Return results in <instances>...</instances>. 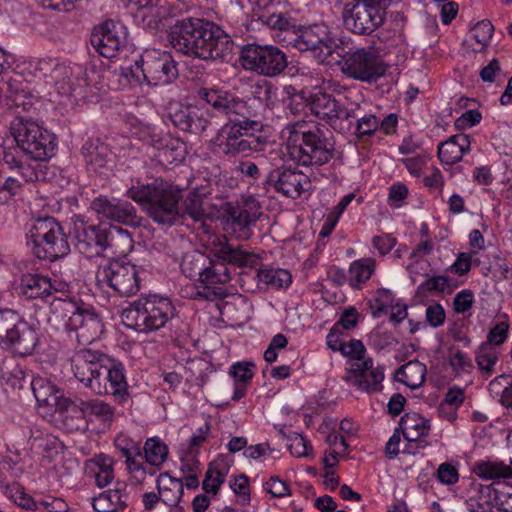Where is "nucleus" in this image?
Wrapping results in <instances>:
<instances>
[{
    "label": "nucleus",
    "mask_w": 512,
    "mask_h": 512,
    "mask_svg": "<svg viewBox=\"0 0 512 512\" xmlns=\"http://www.w3.org/2000/svg\"><path fill=\"white\" fill-rule=\"evenodd\" d=\"M37 166H23L16 170L18 176H14L12 172L7 169H0V175L6 185V190L10 193L11 197L16 195L21 189L23 183L34 182L39 180Z\"/></svg>",
    "instance_id": "4c0bfd02"
},
{
    "label": "nucleus",
    "mask_w": 512,
    "mask_h": 512,
    "mask_svg": "<svg viewBox=\"0 0 512 512\" xmlns=\"http://www.w3.org/2000/svg\"><path fill=\"white\" fill-rule=\"evenodd\" d=\"M126 36L124 25L114 20H108L94 27L90 43L99 55L113 58L118 55L120 49L126 46Z\"/></svg>",
    "instance_id": "412c9836"
},
{
    "label": "nucleus",
    "mask_w": 512,
    "mask_h": 512,
    "mask_svg": "<svg viewBox=\"0 0 512 512\" xmlns=\"http://www.w3.org/2000/svg\"><path fill=\"white\" fill-rule=\"evenodd\" d=\"M261 205L253 195H242L225 208V224L227 228L241 240L249 239L252 227L261 216Z\"/></svg>",
    "instance_id": "dca6fc26"
},
{
    "label": "nucleus",
    "mask_w": 512,
    "mask_h": 512,
    "mask_svg": "<svg viewBox=\"0 0 512 512\" xmlns=\"http://www.w3.org/2000/svg\"><path fill=\"white\" fill-rule=\"evenodd\" d=\"M127 274L128 269L121 260L112 261L106 272L109 286L120 295H126L128 293Z\"/></svg>",
    "instance_id": "a18cd8bd"
},
{
    "label": "nucleus",
    "mask_w": 512,
    "mask_h": 512,
    "mask_svg": "<svg viewBox=\"0 0 512 512\" xmlns=\"http://www.w3.org/2000/svg\"><path fill=\"white\" fill-rule=\"evenodd\" d=\"M310 111L316 117L324 120L333 129L344 130L341 126L343 121L350 120L355 117V109L353 107H343L336 99L329 94L316 92L309 97Z\"/></svg>",
    "instance_id": "5701e85b"
},
{
    "label": "nucleus",
    "mask_w": 512,
    "mask_h": 512,
    "mask_svg": "<svg viewBox=\"0 0 512 512\" xmlns=\"http://www.w3.org/2000/svg\"><path fill=\"white\" fill-rule=\"evenodd\" d=\"M376 260L371 257L354 260L348 269V281L352 288L361 289L376 270Z\"/></svg>",
    "instance_id": "e433bc0d"
},
{
    "label": "nucleus",
    "mask_w": 512,
    "mask_h": 512,
    "mask_svg": "<svg viewBox=\"0 0 512 512\" xmlns=\"http://www.w3.org/2000/svg\"><path fill=\"white\" fill-rule=\"evenodd\" d=\"M130 198L140 203L159 224L173 225L181 217L178 206L181 190L167 182L156 181L137 190L131 188Z\"/></svg>",
    "instance_id": "423d86ee"
},
{
    "label": "nucleus",
    "mask_w": 512,
    "mask_h": 512,
    "mask_svg": "<svg viewBox=\"0 0 512 512\" xmlns=\"http://www.w3.org/2000/svg\"><path fill=\"white\" fill-rule=\"evenodd\" d=\"M240 60L246 70L268 77L281 74L288 64L285 53L273 45L248 44L242 49Z\"/></svg>",
    "instance_id": "2eb2a0df"
},
{
    "label": "nucleus",
    "mask_w": 512,
    "mask_h": 512,
    "mask_svg": "<svg viewBox=\"0 0 512 512\" xmlns=\"http://www.w3.org/2000/svg\"><path fill=\"white\" fill-rule=\"evenodd\" d=\"M498 512H512V485L494 484Z\"/></svg>",
    "instance_id": "338daca9"
},
{
    "label": "nucleus",
    "mask_w": 512,
    "mask_h": 512,
    "mask_svg": "<svg viewBox=\"0 0 512 512\" xmlns=\"http://www.w3.org/2000/svg\"><path fill=\"white\" fill-rule=\"evenodd\" d=\"M269 179L277 192L292 199L298 198L310 184L307 175L288 168L275 169L270 173Z\"/></svg>",
    "instance_id": "a878e982"
},
{
    "label": "nucleus",
    "mask_w": 512,
    "mask_h": 512,
    "mask_svg": "<svg viewBox=\"0 0 512 512\" xmlns=\"http://www.w3.org/2000/svg\"><path fill=\"white\" fill-rule=\"evenodd\" d=\"M157 488L160 499L169 506L178 504L184 492L182 480L174 478L168 473L158 476Z\"/></svg>",
    "instance_id": "58836bf2"
},
{
    "label": "nucleus",
    "mask_w": 512,
    "mask_h": 512,
    "mask_svg": "<svg viewBox=\"0 0 512 512\" xmlns=\"http://www.w3.org/2000/svg\"><path fill=\"white\" fill-rule=\"evenodd\" d=\"M0 491L15 505L27 512H66L68 510V505L63 499L51 495L34 499L18 482L1 481Z\"/></svg>",
    "instance_id": "a211bd4d"
},
{
    "label": "nucleus",
    "mask_w": 512,
    "mask_h": 512,
    "mask_svg": "<svg viewBox=\"0 0 512 512\" xmlns=\"http://www.w3.org/2000/svg\"><path fill=\"white\" fill-rule=\"evenodd\" d=\"M31 388L37 403L51 410L61 409L65 406L66 399L63 398V391L51 381L35 377L31 382Z\"/></svg>",
    "instance_id": "c85d7f7f"
},
{
    "label": "nucleus",
    "mask_w": 512,
    "mask_h": 512,
    "mask_svg": "<svg viewBox=\"0 0 512 512\" xmlns=\"http://www.w3.org/2000/svg\"><path fill=\"white\" fill-rule=\"evenodd\" d=\"M456 286L448 276H430L418 286L417 295L425 297L428 293H443L455 289Z\"/></svg>",
    "instance_id": "603ef678"
},
{
    "label": "nucleus",
    "mask_w": 512,
    "mask_h": 512,
    "mask_svg": "<svg viewBox=\"0 0 512 512\" xmlns=\"http://www.w3.org/2000/svg\"><path fill=\"white\" fill-rule=\"evenodd\" d=\"M209 257L199 251L187 253L182 261L181 269L184 275L190 279L201 280L205 267L209 263Z\"/></svg>",
    "instance_id": "c03bdc74"
},
{
    "label": "nucleus",
    "mask_w": 512,
    "mask_h": 512,
    "mask_svg": "<svg viewBox=\"0 0 512 512\" xmlns=\"http://www.w3.org/2000/svg\"><path fill=\"white\" fill-rule=\"evenodd\" d=\"M341 71L351 79L372 83L386 73V65L374 47H361L346 52Z\"/></svg>",
    "instance_id": "4468645a"
},
{
    "label": "nucleus",
    "mask_w": 512,
    "mask_h": 512,
    "mask_svg": "<svg viewBox=\"0 0 512 512\" xmlns=\"http://www.w3.org/2000/svg\"><path fill=\"white\" fill-rule=\"evenodd\" d=\"M175 307L166 297L156 294L140 297L130 303V328L138 332H151L161 329L174 317Z\"/></svg>",
    "instance_id": "1a4fd4ad"
},
{
    "label": "nucleus",
    "mask_w": 512,
    "mask_h": 512,
    "mask_svg": "<svg viewBox=\"0 0 512 512\" xmlns=\"http://www.w3.org/2000/svg\"><path fill=\"white\" fill-rule=\"evenodd\" d=\"M257 111L246 112L245 115H239L228 119L216 136L212 139V150L224 156H235L244 153L245 131H258L262 127L259 121L251 120V116H256Z\"/></svg>",
    "instance_id": "ddd939ff"
},
{
    "label": "nucleus",
    "mask_w": 512,
    "mask_h": 512,
    "mask_svg": "<svg viewBox=\"0 0 512 512\" xmlns=\"http://www.w3.org/2000/svg\"><path fill=\"white\" fill-rule=\"evenodd\" d=\"M473 472L485 480L512 478L511 465L499 460H480L474 464Z\"/></svg>",
    "instance_id": "ea45409f"
},
{
    "label": "nucleus",
    "mask_w": 512,
    "mask_h": 512,
    "mask_svg": "<svg viewBox=\"0 0 512 512\" xmlns=\"http://www.w3.org/2000/svg\"><path fill=\"white\" fill-rule=\"evenodd\" d=\"M355 110L359 108L358 104H354L353 107ZM355 117L357 118L355 125V133L358 138H362L364 136H371L374 134L379 128L380 120L373 114H365L361 117H358L355 112Z\"/></svg>",
    "instance_id": "680f3d73"
},
{
    "label": "nucleus",
    "mask_w": 512,
    "mask_h": 512,
    "mask_svg": "<svg viewBox=\"0 0 512 512\" xmlns=\"http://www.w3.org/2000/svg\"><path fill=\"white\" fill-rule=\"evenodd\" d=\"M169 40L177 51L203 60L224 59L232 52V40L214 23L199 18L178 20Z\"/></svg>",
    "instance_id": "f257e3e1"
},
{
    "label": "nucleus",
    "mask_w": 512,
    "mask_h": 512,
    "mask_svg": "<svg viewBox=\"0 0 512 512\" xmlns=\"http://www.w3.org/2000/svg\"><path fill=\"white\" fill-rule=\"evenodd\" d=\"M109 383V388L103 392L111 393L115 400L123 403L128 397V383L126 380V370L122 363H114L111 367L103 366V375Z\"/></svg>",
    "instance_id": "473e14b6"
},
{
    "label": "nucleus",
    "mask_w": 512,
    "mask_h": 512,
    "mask_svg": "<svg viewBox=\"0 0 512 512\" xmlns=\"http://www.w3.org/2000/svg\"><path fill=\"white\" fill-rule=\"evenodd\" d=\"M168 118L175 127L194 134L204 131L208 125V120L200 108L180 102L169 104Z\"/></svg>",
    "instance_id": "b1692460"
},
{
    "label": "nucleus",
    "mask_w": 512,
    "mask_h": 512,
    "mask_svg": "<svg viewBox=\"0 0 512 512\" xmlns=\"http://www.w3.org/2000/svg\"><path fill=\"white\" fill-rule=\"evenodd\" d=\"M473 491V495L466 500L469 512H498L494 484H475Z\"/></svg>",
    "instance_id": "2f4dec72"
},
{
    "label": "nucleus",
    "mask_w": 512,
    "mask_h": 512,
    "mask_svg": "<svg viewBox=\"0 0 512 512\" xmlns=\"http://www.w3.org/2000/svg\"><path fill=\"white\" fill-rule=\"evenodd\" d=\"M448 364L455 375L470 374L474 369L471 357L461 350L450 352Z\"/></svg>",
    "instance_id": "052dcab7"
},
{
    "label": "nucleus",
    "mask_w": 512,
    "mask_h": 512,
    "mask_svg": "<svg viewBox=\"0 0 512 512\" xmlns=\"http://www.w3.org/2000/svg\"><path fill=\"white\" fill-rule=\"evenodd\" d=\"M230 488L237 496V500L241 505L249 504L251 498L249 479L246 475L241 474L239 476H235L233 480L230 481Z\"/></svg>",
    "instance_id": "69168bd1"
},
{
    "label": "nucleus",
    "mask_w": 512,
    "mask_h": 512,
    "mask_svg": "<svg viewBox=\"0 0 512 512\" xmlns=\"http://www.w3.org/2000/svg\"><path fill=\"white\" fill-rule=\"evenodd\" d=\"M66 285L52 283L50 278L40 274H25L21 278L20 293L29 299L51 296L53 291L63 292Z\"/></svg>",
    "instance_id": "cd10ccee"
},
{
    "label": "nucleus",
    "mask_w": 512,
    "mask_h": 512,
    "mask_svg": "<svg viewBox=\"0 0 512 512\" xmlns=\"http://www.w3.org/2000/svg\"><path fill=\"white\" fill-rule=\"evenodd\" d=\"M510 323L506 314L500 316L491 326L487 333L486 341L482 344H489L493 348H499L509 336Z\"/></svg>",
    "instance_id": "864d4df0"
},
{
    "label": "nucleus",
    "mask_w": 512,
    "mask_h": 512,
    "mask_svg": "<svg viewBox=\"0 0 512 512\" xmlns=\"http://www.w3.org/2000/svg\"><path fill=\"white\" fill-rule=\"evenodd\" d=\"M470 136L457 134L438 146L437 155L443 165H453L461 161L463 155L470 150Z\"/></svg>",
    "instance_id": "7c9ffc66"
},
{
    "label": "nucleus",
    "mask_w": 512,
    "mask_h": 512,
    "mask_svg": "<svg viewBox=\"0 0 512 512\" xmlns=\"http://www.w3.org/2000/svg\"><path fill=\"white\" fill-rule=\"evenodd\" d=\"M38 343L37 328L22 319L17 327H14L4 346L10 348L15 354L27 356L34 352Z\"/></svg>",
    "instance_id": "bb28decb"
},
{
    "label": "nucleus",
    "mask_w": 512,
    "mask_h": 512,
    "mask_svg": "<svg viewBox=\"0 0 512 512\" xmlns=\"http://www.w3.org/2000/svg\"><path fill=\"white\" fill-rule=\"evenodd\" d=\"M6 92L4 97L10 99L12 104L16 107H22L24 110L27 109V105L31 104L30 96L23 83L16 78H9L5 82Z\"/></svg>",
    "instance_id": "5fc2aeb1"
},
{
    "label": "nucleus",
    "mask_w": 512,
    "mask_h": 512,
    "mask_svg": "<svg viewBox=\"0 0 512 512\" xmlns=\"http://www.w3.org/2000/svg\"><path fill=\"white\" fill-rule=\"evenodd\" d=\"M226 475L227 470L225 468L220 469L216 465H210L203 480V489L207 493L216 494L224 483Z\"/></svg>",
    "instance_id": "e2e57ef3"
},
{
    "label": "nucleus",
    "mask_w": 512,
    "mask_h": 512,
    "mask_svg": "<svg viewBox=\"0 0 512 512\" xmlns=\"http://www.w3.org/2000/svg\"><path fill=\"white\" fill-rule=\"evenodd\" d=\"M426 373L427 369L423 363L412 360L396 370L395 380L410 389H417L423 385Z\"/></svg>",
    "instance_id": "c9c22d12"
},
{
    "label": "nucleus",
    "mask_w": 512,
    "mask_h": 512,
    "mask_svg": "<svg viewBox=\"0 0 512 512\" xmlns=\"http://www.w3.org/2000/svg\"><path fill=\"white\" fill-rule=\"evenodd\" d=\"M385 11L373 0H352L343 9L345 27L359 35H369L384 21Z\"/></svg>",
    "instance_id": "f3484780"
},
{
    "label": "nucleus",
    "mask_w": 512,
    "mask_h": 512,
    "mask_svg": "<svg viewBox=\"0 0 512 512\" xmlns=\"http://www.w3.org/2000/svg\"><path fill=\"white\" fill-rule=\"evenodd\" d=\"M263 25L277 31L276 37L279 42L284 44V38L291 37L296 31L297 23L292 17L286 16L283 13H275L272 11L266 18Z\"/></svg>",
    "instance_id": "79ce46f5"
},
{
    "label": "nucleus",
    "mask_w": 512,
    "mask_h": 512,
    "mask_svg": "<svg viewBox=\"0 0 512 512\" xmlns=\"http://www.w3.org/2000/svg\"><path fill=\"white\" fill-rule=\"evenodd\" d=\"M404 438L408 442H416L428 435L431 424L430 420L416 412L405 413L399 422Z\"/></svg>",
    "instance_id": "72a5a7b5"
},
{
    "label": "nucleus",
    "mask_w": 512,
    "mask_h": 512,
    "mask_svg": "<svg viewBox=\"0 0 512 512\" xmlns=\"http://www.w3.org/2000/svg\"><path fill=\"white\" fill-rule=\"evenodd\" d=\"M50 324L56 329H66L77 332L80 344H89L101 332V322L92 313L81 309L71 299L55 297L50 303Z\"/></svg>",
    "instance_id": "0eeeda50"
},
{
    "label": "nucleus",
    "mask_w": 512,
    "mask_h": 512,
    "mask_svg": "<svg viewBox=\"0 0 512 512\" xmlns=\"http://www.w3.org/2000/svg\"><path fill=\"white\" fill-rule=\"evenodd\" d=\"M500 355L499 348H493L489 344H482L478 347L475 360L479 370L485 376H491L495 372Z\"/></svg>",
    "instance_id": "49530a36"
},
{
    "label": "nucleus",
    "mask_w": 512,
    "mask_h": 512,
    "mask_svg": "<svg viewBox=\"0 0 512 512\" xmlns=\"http://www.w3.org/2000/svg\"><path fill=\"white\" fill-rule=\"evenodd\" d=\"M91 208L97 215L115 223L107 229L100 225L89 224L79 216L75 218L73 235L76 240V247L80 253L87 257L101 255L115 235L122 236L126 234V230L120 224L126 225L128 220V212L124 207L103 197L96 198L92 202Z\"/></svg>",
    "instance_id": "7ed1b4c3"
},
{
    "label": "nucleus",
    "mask_w": 512,
    "mask_h": 512,
    "mask_svg": "<svg viewBox=\"0 0 512 512\" xmlns=\"http://www.w3.org/2000/svg\"><path fill=\"white\" fill-rule=\"evenodd\" d=\"M143 449L146 461L152 466H160L167 459V445L159 437L148 438Z\"/></svg>",
    "instance_id": "3c124183"
},
{
    "label": "nucleus",
    "mask_w": 512,
    "mask_h": 512,
    "mask_svg": "<svg viewBox=\"0 0 512 512\" xmlns=\"http://www.w3.org/2000/svg\"><path fill=\"white\" fill-rule=\"evenodd\" d=\"M22 319L20 314L12 309H0V345L7 342L14 327H17Z\"/></svg>",
    "instance_id": "bf43d9fd"
},
{
    "label": "nucleus",
    "mask_w": 512,
    "mask_h": 512,
    "mask_svg": "<svg viewBox=\"0 0 512 512\" xmlns=\"http://www.w3.org/2000/svg\"><path fill=\"white\" fill-rule=\"evenodd\" d=\"M195 95L213 110L227 119H233L239 115H245L248 112L247 102L238 98L230 91L214 87H199Z\"/></svg>",
    "instance_id": "4be33fe9"
},
{
    "label": "nucleus",
    "mask_w": 512,
    "mask_h": 512,
    "mask_svg": "<svg viewBox=\"0 0 512 512\" xmlns=\"http://www.w3.org/2000/svg\"><path fill=\"white\" fill-rule=\"evenodd\" d=\"M166 13L161 0H130V15L143 29L157 30Z\"/></svg>",
    "instance_id": "393cba45"
},
{
    "label": "nucleus",
    "mask_w": 512,
    "mask_h": 512,
    "mask_svg": "<svg viewBox=\"0 0 512 512\" xmlns=\"http://www.w3.org/2000/svg\"><path fill=\"white\" fill-rule=\"evenodd\" d=\"M11 134L17 145L34 160L43 161L54 155L55 136L31 120L14 119Z\"/></svg>",
    "instance_id": "9b49d317"
},
{
    "label": "nucleus",
    "mask_w": 512,
    "mask_h": 512,
    "mask_svg": "<svg viewBox=\"0 0 512 512\" xmlns=\"http://www.w3.org/2000/svg\"><path fill=\"white\" fill-rule=\"evenodd\" d=\"M395 302L394 294L391 290L380 288L376 290L368 301L369 309L373 317H380L386 314Z\"/></svg>",
    "instance_id": "8fccbe9b"
},
{
    "label": "nucleus",
    "mask_w": 512,
    "mask_h": 512,
    "mask_svg": "<svg viewBox=\"0 0 512 512\" xmlns=\"http://www.w3.org/2000/svg\"><path fill=\"white\" fill-rule=\"evenodd\" d=\"M135 53L134 64L130 66V89L133 82L158 86L170 84L177 78V65L170 53L157 49H147L141 53L136 49L130 51V54Z\"/></svg>",
    "instance_id": "6e6552de"
},
{
    "label": "nucleus",
    "mask_w": 512,
    "mask_h": 512,
    "mask_svg": "<svg viewBox=\"0 0 512 512\" xmlns=\"http://www.w3.org/2000/svg\"><path fill=\"white\" fill-rule=\"evenodd\" d=\"M102 357L103 355L97 351L81 349L76 352L71 361L75 378L96 394L106 390V385L102 383Z\"/></svg>",
    "instance_id": "6ab92c4d"
},
{
    "label": "nucleus",
    "mask_w": 512,
    "mask_h": 512,
    "mask_svg": "<svg viewBox=\"0 0 512 512\" xmlns=\"http://www.w3.org/2000/svg\"><path fill=\"white\" fill-rule=\"evenodd\" d=\"M184 213L194 221H201L207 215L204 199L197 191L188 193L184 200Z\"/></svg>",
    "instance_id": "13d9d810"
},
{
    "label": "nucleus",
    "mask_w": 512,
    "mask_h": 512,
    "mask_svg": "<svg viewBox=\"0 0 512 512\" xmlns=\"http://www.w3.org/2000/svg\"><path fill=\"white\" fill-rule=\"evenodd\" d=\"M304 121L291 122L281 131L286 140L287 153L292 161L302 166H322L335 153V142L319 127L306 130Z\"/></svg>",
    "instance_id": "20e7f679"
},
{
    "label": "nucleus",
    "mask_w": 512,
    "mask_h": 512,
    "mask_svg": "<svg viewBox=\"0 0 512 512\" xmlns=\"http://www.w3.org/2000/svg\"><path fill=\"white\" fill-rule=\"evenodd\" d=\"M111 465V459L104 455H99L91 461L89 469L93 473L98 487H105L112 481L113 471Z\"/></svg>",
    "instance_id": "09e8293b"
},
{
    "label": "nucleus",
    "mask_w": 512,
    "mask_h": 512,
    "mask_svg": "<svg viewBox=\"0 0 512 512\" xmlns=\"http://www.w3.org/2000/svg\"><path fill=\"white\" fill-rule=\"evenodd\" d=\"M252 97L248 99L247 107L255 106L258 103L259 108L272 109L278 102L277 88L268 81H261L251 86Z\"/></svg>",
    "instance_id": "a19ab883"
},
{
    "label": "nucleus",
    "mask_w": 512,
    "mask_h": 512,
    "mask_svg": "<svg viewBox=\"0 0 512 512\" xmlns=\"http://www.w3.org/2000/svg\"><path fill=\"white\" fill-rule=\"evenodd\" d=\"M29 238L34 244L35 255L41 259L53 261L70 251L67 236L53 217L36 219L29 231Z\"/></svg>",
    "instance_id": "9d476101"
},
{
    "label": "nucleus",
    "mask_w": 512,
    "mask_h": 512,
    "mask_svg": "<svg viewBox=\"0 0 512 512\" xmlns=\"http://www.w3.org/2000/svg\"><path fill=\"white\" fill-rule=\"evenodd\" d=\"M79 408L84 417H96L102 421H109L113 417L110 405L100 399L82 401Z\"/></svg>",
    "instance_id": "6e6d98bb"
},
{
    "label": "nucleus",
    "mask_w": 512,
    "mask_h": 512,
    "mask_svg": "<svg viewBox=\"0 0 512 512\" xmlns=\"http://www.w3.org/2000/svg\"><path fill=\"white\" fill-rule=\"evenodd\" d=\"M12 66L15 73L23 76L27 81L34 78L44 79L63 98L74 101L85 98L84 88L87 86V80L81 65L51 57L41 59L14 57Z\"/></svg>",
    "instance_id": "f03ea898"
},
{
    "label": "nucleus",
    "mask_w": 512,
    "mask_h": 512,
    "mask_svg": "<svg viewBox=\"0 0 512 512\" xmlns=\"http://www.w3.org/2000/svg\"><path fill=\"white\" fill-rule=\"evenodd\" d=\"M259 283L265 284L270 289H287L292 283V276L286 269L264 268L257 274Z\"/></svg>",
    "instance_id": "37998d69"
},
{
    "label": "nucleus",
    "mask_w": 512,
    "mask_h": 512,
    "mask_svg": "<svg viewBox=\"0 0 512 512\" xmlns=\"http://www.w3.org/2000/svg\"><path fill=\"white\" fill-rule=\"evenodd\" d=\"M210 250L218 260L209 259L200 280L204 284L203 291L197 292L206 299L222 298L226 295L223 288L215 285L227 283L231 279L227 263L239 267H254L259 262L257 255L231 246L225 236L215 237Z\"/></svg>",
    "instance_id": "39448f33"
},
{
    "label": "nucleus",
    "mask_w": 512,
    "mask_h": 512,
    "mask_svg": "<svg viewBox=\"0 0 512 512\" xmlns=\"http://www.w3.org/2000/svg\"><path fill=\"white\" fill-rule=\"evenodd\" d=\"M160 156L168 163L181 162L186 155V144L182 140L166 136L159 147Z\"/></svg>",
    "instance_id": "de8ad7c7"
},
{
    "label": "nucleus",
    "mask_w": 512,
    "mask_h": 512,
    "mask_svg": "<svg viewBox=\"0 0 512 512\" xmlns=\"http://www.w3.org/2000/svg\"><path fill=\"white\" fill-rule=\"evenodd\" d=\"M494 31V27L488 20L479 21L470 32L471 39L479 45V48L474 50H481L483 47L490 43Z\"/></svg>",
    "instance_id": "0e129e2a"
},
{
    "label": "nucleus",
    "mask_w": 512,
    "mask_h": 512,
    "mask_svg": "<svg viewBox=\"0 0 512 512\" xmlns=\"http://www.w3.org/2000/svg\"><path fill=\"white\" fill-rule=\"evenodd\" d=\"M340 353L351 359L354 362L362 361L365 358L366 348L361 340L351 339L348 342H344Z\"/></svg>",
    "instance_id": "774afa93"
},
{
    "label": "nucleus",
    "mask_w": 512,
    "mask_h": 512,
    "mask_svg": "<svg viewBox=\"0 0 512 512\" xmlns=\"http://www.w3.org/2000/svg\"><path fill=\"white\" fill-rule=\"evenodd\" d=\"M464 390L460 387H452L450 388L446 394L444 399L441 401L438 412L440 415H444L445 410L449 409L448 413V421H453L456 419L457 409L464 402Z\"/></svg>",
    "instance_id": "4d7b16f0"
},
{
    "label": "nucleus",
    "mask_w": 512,
    "mask_h": 512,
    "mask_svg": "<svg viewBox=\"0 0 512 512\" xmlns=\"http://www.w3.org/2000/svg\"><path fill=\"white\" fill-rule=\"evenodd\" d=\"M283 40L286 46H292L301 52H310L320 63L327 61L337 47L328 27L323 24L298 25L295 33Z\"/></svg>",
    "instance_id": "f8f14e48"
},
{
    "label": "nucleus",
    "mask_w": 512,
    "mask_h": 512,
    "mask_svg": "<svg viewBox=\"0 0 512 512\" xmlns=\"http://www.w3.org/2000/svg\"><path fill=\"white\" fill-rule=\"evenodd\" d=\"M128 494L126 484L118 482L114 489L100 493L92 499L95 512H122L126 507Z\"/></svg>",
    "instance_id": "c756f323"
},
{
    "label": "nucleus",
    "mask_w": 512,
    "mask_h": 512,
    "mask_svg": "<svg viewBox=\"0 0 512 512\" xmlns=\"http://www.w3.org/2000/svg\"><path fill=\"white\" fill-rule=\"evenodd\" d=\"M384 378L383 367L375 365L370 357L354 362L347 370L344 380L348 385L361 392L374 394L383 390Z\"/></svg>",
    "instance_id": "aec40b11"
},
{
    "label": "nucleus",
    "mask_w": 512,
    "mask_h": 512,
    "mask_svg": "<svg viewBox=\"0 0 512 512\" xmlns=\"http://www.w3.org/2000/svg\"><path fill=\"white\" fill-rule=\"evenodd\" d=\"M81 153L89 171L100 172L109 160L110 151L106 144L99 140H88L84 143Z\"/></svg>",
    "instance_id": "f704fd0d"
}]
</instances>
